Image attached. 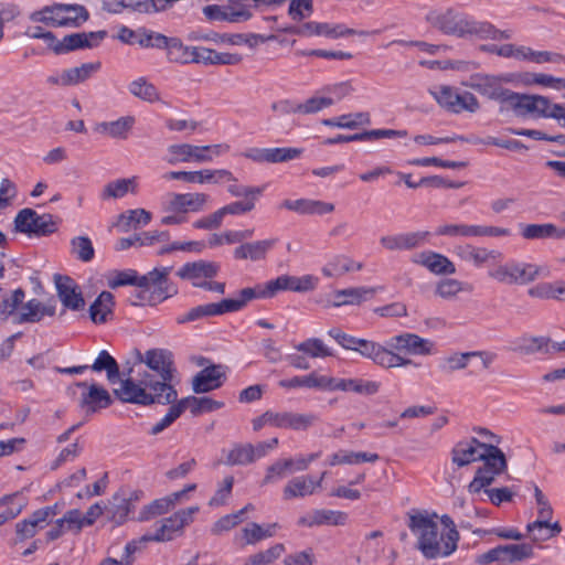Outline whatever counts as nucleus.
Wrapping results in <instances>:
<instances>
[{"instance_id": "25", "label": "nucleus", "mask_w": 565, "mask_h": 565, "mask_svg": "<svg viewBox=\"0 0 565 565\" xmlns=\"http://www.w3.org/2000/svg\"><path fill=\"white\" fill-rule=\"evenodd\" d=\"M412 260L426 267L435 275H452L456 273V266L448 257L431 250L416 254Z\"/></svg>"}, {"instance_id": "50", "label": "nucleus", "mask_w": 565, "mask_h": 565, "mask_svg": "<svg viewBox=\"0 0 565 565\" xmlns=\"http://www.w3.org/2000/svg\"><path fill=\"white\" fill-rule=\"evenodd\" d=\"M436 234L451 237H480V225L445 224L437 228Z\"/></svg>"}, {"instance_id": "44", "label": "nucleus", "mask_w": 565, "mask_h": 565, "mask_svg": "<svg viewBox=\"0 0 565 565\" xmlns=\"http://www.w3.org/2000/svg\"><path fill=\"white\" fill-rule=\"evenodd\" d=\"M150 221V212L143 209H136L121 213L116 225L121 232H129L132 227L136 228L139 224L147 225Z\"/></svg>"}, {"instance_id": "40", "label": "nucleus", "mask_w": 565, "mask_h": 565, "mask_svg": "<svg viewBox=\"0 0 565 565\" xmlns=\"http://www.w3.org/2000/svg\"><path fill=\"white\" fill-rule=\"evenodd\" d=\"M254 299V289L247 287L239 291V296L236 299H222L220 302H214V310L216 311V316L239 311L247 305V302Z\"/></svg>"}, {"instance_id": "21", "label": "nucleus", "mask_w": 565, "mask_h": 565, "mask_svg": "<svg viewBox=\"0 0 565 565\" xmlns=\"http://www.w3.org/2000/svg\"><path fill=\"white\" fill-rule=\"evenodd\" d=\"M457 256L467 263H472L476 267H482L486 264L500 263L503 260V253L498 249H488L470 244L456 247Z\"/></svg>"}, {"instance_id": "33", "label": "nucleus", "mask_w": 565, "mask_h": 565, "mask_svg": "<svg viewBox=\"0 0 565 565\" xmlns=\"http://www.w3.org/2000/svg\"><path fill=\"white\" fill-rule=\"evenodd\" d=\"M277 238L244 243L234 249L235 259H250L257 262L264 259L268 250L277 243Z\"/></svg>"}, {"instance_id": "16", "label": "nucleus", "mask_w": 565, "mask_h": 565, "mask_svg": "<svg viewBox=\"0 0 565 565\" xmlns=\"http://www.w3.org/2000/svg\"><path fill=\"white\" fill-rule=\"evenodd\" d=\"M106 36L107 32L105 30L72 33L65 35L61 41L56 39L52 51L55 54L61 55L76 50L93 49L98 46Z\"/></svg>"}, {"instance_id": "43", "label": "nucleus", "mask_w": 565, "mask_h": 565, "mask_svg": "<svg viewBox=\"0 0 565 565\" xmlns=\"http://www.w3.org/2000/svg\"><path fill=\"white\" fill-rule=\"evenodd\" d=\"M90 369L95 372H106L110 384H116L120 379V370L117 361L105 350L100 351Z\"/></svg>"}, {"instance_id": "27", "label": "nucleus", "mask_w": 565, "mask_h": 565, "mask_svg": "<svg viewBox=\"0 0 565 565\" xmlns=\"http://www.w3.org/2000/svg\"><path fill=\"white\" fill-rule=\"evenodd\" d=\"M348 514L342 511H333L327 509L313 510L311 513L300 516L297 524L300 526H319V525H344Z\"/></svg>"}, {"instance_id": "28", "label": "nucleus", "mask_w": 565, "mask_h": 565, "mask_svg": "<svg viewBox=\"0 0 565 565\" xmlns=\"http://www.w3.org/2000/svg\"><path fill=\"white\" fill-rule=\"evenodd\" d=\"M267 417L273 418L274 427L294 430H306L317 420L313 414H298L292 412H273V415H268Z\"/></svg>"}, {"instance_id": "9", "label": "nucleus", "mask_w": 565, "mask_h": 565, "mask_svg": "<svg viewBox=\"0 0 565 565\" xmlns=\"http://www.w3.org/2000/svg\"><path fill=\"white\" fill-rule=\"evenodd\" d=\"M429 94L440 107L454 114H459L463 110L476 113L480 108V104L472 93L463 92L460 94L451 86H435L429 88Z\"/></svg>"}, {"instance_id": "36", "label": "nucleus", "mask_w": 565, "mask_h": 565, "mask_svg": "<svg viewBox=\"0 0 565 565\" xmlns=\"http://www.w3.org/2000/svg\"><path fill=\"white\" fill-rule=\"evenodd\" d=\"M199 47L183 45L179 38H171L167 49V58L173 63H198Z\"/></svg>"}, {"instance_id": "14", "label": "nucleus", "mask_w": 565, "mask_h": 565, "mask_svg": "<svg viewBox=\"0 0 565 565\" xmlns=\"http://www.w3.org/2000/svg\"><path fill=\"white\" fill-rule=\"evenodd\" d=\"M141 495L142 491L140 490L128 492L120 490L116 492L109 499L108 504L105 505V513L108 521L113 522L115 525L124 524L129 514L135 510V503L140 500Z\"/></svg>"}, {"instance_id": "34", "label": "nucleus", "mask_w": 565, "mask_h": 565, "mask_svg": "<svg viewBox=\"0 0 565 565\" xmlns=\"http://www.w3.org/2000/svg\"><path fill=\"white\" fill-rule=\"evenodd\" d=\"M382 287H354L334 292L333 306L360 305L362 301L374 297Z\"/></svg>"}, {"instance_id": "54", "label": "nucleus", "mask_w": 565, "mask_h": 565, "mask_svg": "<svg viewBox=\"0 0 565 565\" xmlns=\"http://www.w3.org/2000/svg\"><path fill=\"white\" fill-rule=\"evenodd\" d=\"M129 190L135 193V178L118 179L105 185L102 198L104 200L122 198Z\"/></svg>"}, {"instance_id": "37", "label": "nucleus", "mask_w": 565, "mask_h": 565, "mask_svg": "<svg viewBox=\"0 0 565 565\" xmlns=\"http://www.w3.org/2000/svg\"><path fill=\"white\" fill-rule=\"evenodd\" d=\"M135 125V117L125 116L114 121H103L96 125L95 130L111 138L126 139Z\"/></svg>"}, {"instance_id": "41", "label": "nucleus", "mask_w": 565, "mask_h": 565, "mask_svg": "<svg viewBox=\"0 0 565 565\" xmlns=\"http://www.w3.org/2000/svg\"><path fill=\"white\" fill-rule=\"evenodd\" d=\"M330 382L328 376H318L312 372L305 376H294L291 379L281 380L279 381V386L284 388L308 387L327 390Z\"/></svg>"}, {"instance_id": "12", "label": "nucleus", "mask_w": 565, "mask_h": 565, "mask_svg": "<svg viewBox=\"0 0 565 565\" xmlns=\"http://www.w3.org/2000/svg\"><path fill=\"white\" fill-rule=\"evenodd\" d=\"M200 511L198 505L189 507L177 511L169 518L161 520L160 526L157 527L154 534H145L141 537L143 542H166L173 539V534L181 532L183 527L193 521L194 514Z\"/></svg>"}, {"instance_id": "29", "label": "nucleus", "mask_w": 565, "mask_h": 565, "mask_svg": "<svg viewBox=\"0 0 565 565\" xmlns=\"http://www.w3.org/2000/svg\"><path fill=\"white\" fill-rule=\"evenodd\" d=\"M551 338L543 335H527L516 338L512 341L511 351L521 355H533L536 353L551 355Z\"/></svg>"}, {"instance_id": "20", "label": "nucleus", "mask_w": 565, "mask_h": 565, "mask_svg": "<svg viewBox=\"0 0 565 565\" xmlns=\"http://www.w3.org/2000/svg\"><path fill=\"white\" fill-rule=\"evenodd\" d=\"M388 345L398 352L414 355H427L431 353L434 342L415 333L405 332L391 338Z\"/></svg>"}, {"instance_id": "30", "label": "nucleus", "mask_w": 565, "mask_h": 565, "mask_svg": "<svg viewBox=\"0 0 565 565\" xmlns=\"http://www.w3.org/2000/svg\"><path fill=\"white\" fill-rule=\"evenodd\" d=\"M220 271V265L215 262L198 260L184 264L177 275L181 279L201 281V278H214Z\"/></svg>"}, {"instance_id": "17", "label": "nucleus", "mask_w": 565, "mask_h": 565, "mask_svg": "<svg viewBox=\"0 0 565 565\" xmlns=\"http://www.w3.org/2000/svg\"><path fill=\"white\" fill-rule=\"evenodd\" d=\"M75 385L84 390L78 405L86 415L95 414L113 404L111 395L103 386L96 383L88 384L87 382H77Z\"/></svg>"}, {"instance_id": "7", "label": "nucleus", "mask_w": 565, "mask_h": 565, "mask_svg": "<svg viewBox=\"0 0 565 565\" xmlns=\"http://www.w3.org/2000/svg\"><path fill=\"white\" fill-rule=\"evenodd\" d=\"M60 220L50 213L38 214L30 207L22 209L14 217V230L32 237H45L55 233Z\"/></svg>"}, {"instance_id": "59", "label": "nucleus", "mask_w": 565, "mask_h": 565, "mask_svg": "<svg viewBox=\"0 0 565 565\" xmlns=\"http://www.w3.org/2000/svg\"><path fill=\"white\" fill-rule=\"evenodd\" d=\"M169 405L170 407L164 417L161 418L157 424H154L151 427L149 431L150 435H159L164 429L170 427L183 414L182 408L178 403V399L175 402L170 403Z\"/></svg>"}, {"instance_id": "60", "label": "nucleus", "mask_w": 565, "mask_h": 565, "mask_svg": "<svg viewBox=\"0 0 565 565\" xmlns=\"http://www.w3.org/2000/svg\"><path fill=\"white\" fill-rule=\"evenodd\" d=\"M303 153L302 148L282 147L268 148V163H282L298 159Z\"/></svg>"}, {"instance_id": "4", "label": "nucleus", "mask_w": 565, "mask_h": 565, "mask_svg": "<svg viewBox=\"0 0 565 565\" xmlns=\"http://www.w3.org/2000/svg\"><path fill=\"white\" fill-rule=\"evenodd\" d=\"M30 19L54 28H78L89 19V12L84 6L77 3H53L33 12Z\"/></svg>"}, {"instance_id": "10", "label": "nucleus", "mask_w": 565, "mask_h": 565, "mask_svg": "<svg viewBox=\"0 0 565 565\" xmlns=\"http://www.w3.org/2000/svg\"><path fill=\"white\" fill-rule=\"evenodd\" d=\"M278 31L295 34L299 36H312V35H323L330 39H339L350 35H369L367 31H358L354 29L347 28L344 24H330L322 22H306L301 25H284L278 26Z\"/></svg>"}, {"instance_id": "11", "label": "nucleus", "mask_w": 565, "mask_h": 565, "mask_svg": "<svg viewBox=\"0 0 565 565\" xmlns=\"http://www.w3.org/2000/svg\"><path fill=\"white\" fill-rule=\"evenodd\" d=\"M353 351L359 352L363 358L372 360L376 365L382 367L392 369L406 365L418 366L411 359L402 358L393 351L384 348L380 343L371 340L358 339L355 349Z\"/></svg>"}, {"instance_id": "13", "label": "nucleus", "mask_w": 565, "mask_h": 565, "mask_svg": "<svg viewBox=\"0 0 565 565\" xmlns=\"http://www.w3.org/2000/svg\"><path fill=\"white\" fill-rule=\"evenodd\" d=\"M533 555V547L530 544L499 545L476 557V563L487 565L493 562L501 564L520 562Z\"/></svg>"}, {"instance_id": "26", "label": "nucleus", "mask_w": 565, "mask_h": 565, "mask_svg": "<svg viewBox=\"0 0 565 565\" xmlns=\"http://www.w3.org/2000/svg\"><path fill=\"white\" fill-rule=\"evenodd\" d=\"M330 384L327 390L354 392L356 394L371 396L379 392L381 384L376 381H367L363 379H334L328 377Z\"/></svg>"}, {"instance_id": "53", "label": "nucleus", "mask_w": 565, "mask_h": 565, "mask_svg": "<svg viewBox=\"0 0 565 565\" xmlns=\"http://www.w3.org/2000/svg\"><path fill=\"white\" fill-rule=\"evenodd\" d=\"M25 292L22 288L13 290L11 294L6 295L0 302V316L2 320H7L13 316L18 308L21 309Z\"/></svg>"}, {"instance_id": "3", "label": "nucleus", "mask_w": 565, "mask_h": 565, "mask_svg": "<svg viewBox=\"0 0 565 565\" xmlns=\"http://www.w3.org/2000/svg\"><path fill=\"white\" fill-rule=\"evenodd\" d=\"M425 19L431 28L459 39L476 36L478 31L479 21L454 8L430 10Z\"/></svg>"}, {"instance_id": "55", "label": "nucleus", "mask_w": 565, "mask_h": 565, "mask_svg": "<svg viewBox=\"0 0 565 565\" xmlns=\"http://www.w3.org/2000/svg\"><path fill=\"white\" fill-rule=\"evenodd\" d=\"M71 253L84 263L90 262L95 256L93 243L87 236H77L72 238Z\"/></svg>"}, {"instance_id": "61", "label": "nucleus", "mask_w": 565, "mask_h": 565, "mask_svg": "<svg viewBox=\"0 0 565 565\" xmlns=\"http://www.w3.org/2000/svg\"><path fill=\"white\" fill-rule=\"evenodd\" d=\"M170 500L166 497L153 500L150 504L145 505L139 513L138 521H147L157 515L164 514L170 511Z\"/></svg>"}, {"instance_id": "2", "label": "nucleus", "mask_w": 565, "mask_h": 565, "mask_svg": "<svg viewBox=\"0 0 565 565\" xmlns=\"http://www.w3.org/2000/svg\"><path fill=\"white\" fill-rule=\"evenodd\" d=\"M407 526L417 537L416 547L427 559L446 557L458 547L459 532L447 531L439 534L436 514H429L425 510H412L407 512Z\"/></svg>"}, {"instance_id": "51", "label": "nucleus", "mask_w": 565, "mask_h": 565, "mask_svg": "<svg viewBox=\"0 0 565 565\" xmlns=\"http://www.w3.org/2000/svg\"><path fill=\"white\" fill-rule=\"evenodd\" d=\"M129 92L145 102L153 103L159 100V93L156 86L149 83L145 77L132 81L129 84Z\"/></svg>"}, {"instance_id": "38", "label": "nucleus", "mask_w": 565, "mask_h": 565, "mask_svg": "<svg viewBox=\"0 0 565 565\" xmlns=\"http://www.w3.org/2000/svg\"><path fill=\"white\" fill-rule=\"evenodd\" d=\"M115 306L114 296L109 291H103L89 307V317L94 323H105L113 316Z\"/></svg>"}, {"instance_id": "19", "label": "nucleus", "mask_w": 565, "mask_h": 565, "mask_svg": "<svg viewBox=\"0 0 565 565\" xmlns=\"http://www.w3.org/2000/svg\"><path fill=\"white\" fill-rule=\"evenodd\" d=\"M487 446L488 444L481 443L476 437L460 440L451 449V461L459 468L480 461Z\"/></svg>"}, {"instance_id": "56", "label": "nucleus", "mask_w": 565, "mask_h": 565, "mask_svg": "<svg viewBox=\"0 0 565 565\" xmlns=\"http://www.w3.org/2000/svg\"><path fill=\"white\" fill-rule=\"evenodd\" d=\"M285 551V546L281 543L275 544L274 546L260 551L250 555L245 565H268L274 561L278 559Z\"/></svg>"}, {"instance_id": "6", "label": "nucleus", "mask_w": 565, "mask_h": 565, "mask_svg": "<svg viewBox=\"0 0 565 565\" xmlns=\"http://www.w3.org/2000/svg\"><path fill=\"white\" fill-rule=\"evenodd\" d=\"M480 460L483 465L477 469L473 479L468 484L470 493H479L482 489L489 487L495 480L497 476L508 469L504 452L499 447L491 444H488Z\"/></svg>"}, {"instance_id": "48", "label": "nucleus", "mask_w": 565, "mask_h": 565, "mask_svg": "<svg viewBox=\"0 0 565 565\" xmlns=\"http://www.w3.org/2000/svg\"><path fill=\"white\" fill-rule=\"evenodd\" d=\"M100 62L84 63L81 66L64 70L68 86L78 85L87 81L94 73L99 71Z\"/></svg>"}, {"instance_id": "57", "label": "nucleus", "mask_w": 565, "mask_h": 565, "mask_svg": "<svg viewBox=\"0 0 565 565\" xmlns=\"http://www.w3.org/2000/svg\"><path fill=\"white\" fill-rule=\"evenodd\" d=\"M296 349L311 358H326L333 355L332 351L328 349L322 340L318 338L307 339L306 341L299 343Z\"/></svg>"}, {"instance_id": "15", "label": "nucleus", "mask_w": 565, "mask_h": 565, "mask_svg": "<svg viewBox=\"0 0 565 565\" xmlns=\"http://www.w3.org/2000/svg\"><path fill=\"white\" fill-rule=\"evenodd\" d=\"M171 270L172 267L154 268L147 275L140 276L139 288L150 290V287H153L152 292L157 296L159 302L173 297L178 294V288L169 279Z\"/></svg>"}, {"instance_id": "18", "label": "nucleus", "mask_w": 565, "mask_h": 565, "mask_svg": "<svg viewBox=\"0 0 565 565\" xmlns=\"http://www.w3.org/2000/svg\"><path fill=\"white\" fill-rule=\"evenodd\" d=\"M551 104V100L545 96L516 93L512 110L519 117L534 115L547 118Z\"/></svg>"}, {"instance_id": "24", "label": "nucleus", "mask_w": 565, "mask_h": 565, "mask_svg": "<svg viewBox=\"0 0 565 565\" xmlns=\"http://www.w3.org/2000/svg\"><path fill=\"white\" fill-rule=\"evenodd\" d=\"M210 196L205 193H184V194H171L167 211L173 213L184 214L189 211L200 212L209 201Z\"/></svg>"}, {"instance_id": "39", "label": "nucleus", "mask_w": 565, "mask_h": 565, "mask_svg": "<svg viewBox=\"0 0 565 565\" xmlns=\"http://www.w3.org/2000/svg\"><path fill=\"white\" fill-rule=\"evenodd\" d=\"M242 56L236 53H221L207 47H199L198 63L205 65H236Z\"/></svg>"}, {"instance_id": "45", "label": "nucleus", "mask_w": 565, "mask_h": 565, "mask_svg": "<svg viewBox=\"0 0 565 565\" xmlns=\"http://www.w3.org/2000/svg\"><path fill=\"white\" fill-rule=\"evenodd\" d=\"M363 268L362 263H355L348 256H337L333 260L328 263L323 268L322 273L327 277L342 276L351 270H361Z\"/></svg>"}, {"instance_id": "5", "label": "nucleus", "mask_w": 565, "mask_h": 565, "mask_svg": "<svg viewBox=\"0 0 565 565\" xmlns=\"http://www.w3.org/2000/svg\"><path fill=\"white\" fill-rule=\"evenodd\" d=\"M541 267L516 259H509L505 263H494L488 270V277L501 285L525 286L537 279Z\"/></svg>"}, {"instance_id": "35", "label": "nucleus", "mask_w": 565, "mask_h": 565, "mask_svg": "<svg viewBox=\"0 0 565 565\" xmlns=\"http://www.w3.org/2000/svg\"><path fill=\"white\" fill-rule=\"evenodd\" d=\"M179 405L184 412L186 408L190 409L193 416H199L204 413H211L224 407V403L221 401L213 399L207 396L196 397V396H188L181 399H178Z\"/></svg>"}, {"instance_id": "58", "label": "nucleus", "mask_w": 565, "mask_h": 565, "mask_svg": "<svg viewBox=\"0 0 565 565\" xmlns=\"http://www.w3.org/2000/svg\"><path fill=\"white\" fill-rule=\"evenodd\" d=\"M476 38L481 40H509L512 31L499 30L488 21H479Z\"/></svg>"}, {"instance_id": "52", "label": "nucleus", "mask_w": 565, "mask_h": 565, "mask_svg": "<svg viewBox=\"0 0 565 565\" xmlns=\"http://www.w3.org/2000/svg\"><path fill=\"white\" fill-rule=\"evenodd\" d=\"M521 235L525 239L556 238V226L552 223L522 225Z\"/></svg>"}, {"instance_id": "8", "label": "nucleus", "mask_w": 565, "mask_h": 565, "mask_svg": "<svg viewBox=\"0 0 565 565\" xmlns=\"http://www.w3.org/2000/svg\"><path fill=\"white\" fill-rule=\"evenodd\" d=\"M502 81L509 82L507 76L475 75L468 86L488 99L502 104L507 109H512L516 93L502 86Z\"/></svg>"}, {"instance_id": "63", "label": "nucleus", "mask_w": 565, "mask_h": 565, "mask_svg": "<svg viewBox=\"0 0 565 565\" xmlns=\"http://www.w3.org/2000/svg\"><path fill=\"white\" fill-rule=\"evenodd\" d=\"M253 289L255 292V299H266L274 297L278 291L286 290V285L281 275L276 279L267 281L266 285H257Z\"/></svg>"}, {"instance_id": "62", "label": "nucleus", "mask_w": 565, "mask_h": 565, "mask_svg": "<svg viewBox=\"0 0 565 565\" xmlns=\"http://www.w3.org/2000/svg\"><path fill=\"white\" fill-rule=\"evenodd\" d=\"M470 359L471 351L454 353L452 355L445 358L439 367L445 373H452L455 371L466 369Z\"/></svg>"}, {"instance_id": "49", "label": "nucleus", "mask_w": 565, "mask_h": 565, "mask_svg": "<svg viewBox=\"0 0 565 565\" xmlns=\"http://www.w3.org/2000/svg\"><path fill=\"white\" fill-rule=\"evenodd\" d=\"M214 309V302L199 305L196 307L191 308L186 312L179 315L175 318V322L178 324H185L210 317H216V311Z\"/></svg>"}, {"instance_id": "31", "label": "nucleus", "mask_w": 565, "mask_h": 565, "mask_svg": "<svg viewBox=\"0 0 565 565\" xmlns=\"http://www.w3.org/2000/svg\"><path fill=\"white\" fill-rule=\"evenodd\" d=\"M225 374L221 372L220 365H212L201 370L192 380V390L195 394L207 393L222 386V377Z\"/></svg>"}, {"instance_id": "32", "label": "nucleus", "mask_w": 565, "mask_h": 565, "mask_svg": "<svg viewBox=\"0 0 565 565\" xmlns=\"http://www.w3.org/2000/svg\"><path fill=\"white\" fill-rule=\"evenodd\" d=\"M282 207L299 214L309 215H323L334 211V205L332 203L309 199L285 200L282 202Z\"/></svg>"}, {"instance_id": "64", "label": "nucleus", "mask_w": 565, "mask_h": 565, "mask_svg": "<svg viewBox=\"0 0 565 565\" xmlns=\"http://www.w3.org/2000/svg\"><path fill=\"white\" fill-rule=\"evenodd\" d=\"M313 12L312 0H290L288 14L295 21H301Z\"/></svg>"}, {"instance_id": "22", "label": "nucleus", "mask_w": 565, "mask_h": 565, "mask_svg": "<svg viewBox=\"0 0 565 565\" xmlns=\"http://www.w3.org/2000/svg\"><path fill=\"white\" fill-rule=\"evenodd\" d=\"M54 281L57 296L65 308L74 311L82 310L84 308V297L71 277L55 275Z\"/></svg>"}, {"instance_id": "46", "label": "nucleus", "mask_w": 565, "mask_h": 565, "mask_svg": "<svg viewBox=\"0 0 565 565\" xmlns=\"http://www.w3.org/2000/svg\"><path fill=\"white\" fill-rule=\"evenodd\" d=\"M256 460L254 445L235 444L228 451L225 463L228 466H245Z\"/></svg>"}, {"instance_id": "1", "label": "nucleus", "mask_w": 565, "mask_h": 565, "mask_svg": "<svg viewBox=\"0 0 565 565\" xmlns=\"http://www.w3.org/2000/svg\"><path fill=\"white\" fill-rule=\"evenodd\" d=\"M139 362L145 363L153 373L146 372L138 382L124 379L121 386L113 391L116 398L142 406L175 402V387L180 384V377L173 353L168 349H150L145 354L139 353Z\"/></svg>"}, {"instance_id": "42", "label": "nucleus", "mask_w": 565, "mask_h": 565, "mask_svg": "<svg viewBox=\"0 0 565 565\" xmlns=\"http://www.w3.org/2000/svg\"><path fill=\"white\" fill-rule=\"evenodd\" d=\"M315 492V480L311 477H296L287 482L284 488V499L303 498Z\"/></svg>"}, {"instance_id": "23", "label": "nucleus", "mask_w": 565, "mask_h": 565, "mask_svg": "<svg viewBox=\"0 0 565 565\" xmlns=\"http://www.w3.org/2000/svg\"><path fill=\"white\" fill-rule=\"evenodd\" d=\"M55 301L41 302L33 298L22 303L20 312L14 317L15 323H35L40 322L44 316L53 317L55 315Z\"/></svg>"}, {"instance_id": "47", "label": "nucleus", "mask_w": 565, "mask_h": 565, "mask_svg": "<svg viewBox=\"0 0 565 565\" xmlns=\"http://www.w3.org/2000/svg\"><path fill=\"white\" fill-rule=\"evenodd\" d=\"M295 461L291 458L278 459L266 469V475L262 484L275 483L286 477L287 473L292 472Z\"/></svg>"}]
</instances>
